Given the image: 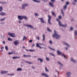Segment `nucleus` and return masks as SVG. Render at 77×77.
<instances>
[{
    "instance_id": "20",
    "label": "nucleus",
    "mask_w": 77,
    "mask_h": 77,
    "mask_svg": "<svg viewBox=\"0 0 77 77\" xmlns=\"http://www.w3.org/2000/svg\"><path fill=\"white\" fill-rule=\"evenodd\" d=\"M13 59H18V58H19V59H20V57H12Z\"/></svg>"
},
{
    "instance_id": "5",
    "label": "nucleus",
    "mask_w": 77,
    "mask_h": 77,
    "mask_svg": "<svg viewBox=\"0 0 77 77\" xmlns=\"http://www.w3.org/2000/svg\"><path fill=\"white\" fill-rule=\"evenodd\" d=\"M28 4H23L22 5V8L23 9H25V7L26 6H27Z\"/></svg>"
},
{
    "instance_id": "9",
    "label": "nucleus",
    "mask_w": 77,
    "mask_h": 77,
    "mask_svg": "<svg viewBox=\"0 0 77 77\" xmlns=\"http://www.w3.org/2000/svg\"><path fill=\"white\" fill-rule=\"evenodd\" d=\"M7 72L8 71H2L1 72V74H7Z\"/></svg>"
},
{
    "instance_id": "51",
    "label": "nucleus",
    "mask_w": 77,
    "mask_h": 77,
    "mask_svg": "<svg viewBox=\"0 0 77 77\" xmlns=\"http://www.w3.org/2000/svg\"><path fill=\"white\" fill-rule=\"evenodd\" d=\"M70 30H73V28H72V27H71Z\"/></svg>"
},
{
    "instance_id": "30",
    "label": "nucleus",
    "mask_w": 77,
    "mask_h": 77,
    "mask_svg": "<svg viewBox=\"0 0 77 77\" xmlns=\"http://www.w3.org/2000/svg\"><path fill=\"white\" fill-rule=\"evenodd\" d=\"M66 8H67V5H66L63 7L64 10H66Z\"/></svg>"
},
{
    "instance_id": "36",
    "label": "nucleus",
    "mask_w": 77,
    "mask_h": 77,
    "mask_svg": "<svg viewBox=\"0 0 77 77\" xmlns=\"http://www.w3.org/2000/svg\"><path fill=\"white\" fill-rule=\"evenodd\" d=\"M66 5L67 6V5H68L69 4V2H67L66 3Z\"/></svg>"
},
{
    "instance_id": "58",
    "label": "nucleus",
    "mask_w": 77,
    "mask_h": 77,
    "mask_svg": "<svg viewBox=\"0 0 77 77\" xmlns=\"http://www.w3.org/2000/svg\"><path fill=\"white\" fill-rule=\"evenodd\" d=\"M32 68H33V69H35V67H34V66H32Z\"/></svg>"
},
{
    "instance_id": "43",
    "label": "nucleus",
    "mask_w": 77,
    "mask_h": 77,
    "mask_svg": "<svg viewBox=\"0 0 77 77\" xmlns=\"http://www.w3.org/2000/svg\"><path fill=\"white\" fill-rule=\"evenodd\" d=\"M49 42L50 43V44H52V43H53V42H52L51 40H50Z\"/></svg>"
},
{
    "instance_id": "12",
    "label": "nucleus",
    "mask_w": 77,
    "mask_h": 77,
    "mask_svg": "<svg viewBox=\"0 0 77 77\" xmlns=\"http://www.w3.org/2000/svg\"><path fill=\"white\" fill-rule=\"evenodd\" d=\"M42 75L43 76H45L46 77H49V76L47 75V74H45V73H42Z\"/></svg>"
},
{
    "instance_id": "15",
    "label": "nucleus",
    "mask_w": 77,
    "mask_h": 77,
    "mask_svg": "<svg viewBox=\"0 0 77 77\" xmlns=\"http://www.w3.org/2000/svg\"><path fill=\"white\" fill-rule=\"evenodd\" d=\"M36 45L37 47H39V48H40L42 49V47H41V46H39V43H36Z\"/></svg>"
},
{
    "instance_id": "23",
    "label": "nucleus",
    "mask_w": 77,
    "mask_h": 77,
    "mask_svg": "<svg viewBox=\"0 0 77 77\" xmlns=\"http://www.w3.org/2000/svg\"><path fill=\"white\" fill-rule=\"evenodd\" d=\"M71 61L72 62H74V63H75L76 62V61L75 60H73V59L71 58Z\"/></svg>"
},
{
    "instance_id": "64",
    "label": "nucleus",
    "mask_w": 77,
    "mask_h": 77,
    "mask_svg": "<svg viewBox=\"0 0 77 77\" xmlns=\"http://www.w3.org/2000/svg\"><path fill=\"white\" fill-rule=\"evenodd\" d=\"M3 47H2L1 48V49H3Z\"/></svg>"
},
{
    "instance_id": "25",
    "label": "nucleus",
    "mask_w": 77,
    "mask_h": 77,
    "mask_svg": "<svg viewBox=\"0 0 77 77\" xmlns=\"http://www.w3.org/2000/svg\"><path fill=\"white\" fill-rule=\"evenodd\" d=\"M27 39V37L25 36H24L23 38V39L22 40V41H24V40Z\"/></svg>"
},
{
    "instance_id": "50",
    "label": "nucleus",
    "mask_w": 77,
    "mask_h": 77,
    "mask_svg": "<svg viewBox=\"0 0 77 77\" xmlns=\"http://www.w3.org/2000/svg\"><path fill=\"white\" fill-rule=\"evenodd\" d=\"M50 54H51V55H52V56H55V55H54V54H53L51 53H50Z\"/></svg>"
},
{
    "instance_id": "38",
    "label": "nucleus",
    "mask_w": 77,
    "mask_h": 77,
    "mask_svg": "<svg viewBox=\"0 0 77 77\" xmlns=\"http://www.w3.org/2000/svg\"><path fill=\"white\" fill-rule=\"evenodd\" d=\"M45 71L46 72H48V71H49L48 70V69H47V68L45 67Z\"/></svg>"
},
{
    "instance_id": "41",
    "label": "nucleus",
    "mask_w": 77,
    "mask_h": 77,
    "mask_svg": "<svg viewBox=\"0 0 77 77\" xmlns=\"http://www.w3.org/2000/svg\"><path fill=\"white\" fill-rule=\"evenodd\" d=\"M8 54H14V53L13 52H9L8 53Z\"/></svg>"
},
{
    "instance_id": "61",
    "label": "nucleus",
    "mask_w": 77,
    "mask_h": 77,
    "mask_svg": "<svg viewBox=\"0 0 77 77\" xmlns=\"http://www.w3.org/2000/svg\"><path fill=\"white\" fill-rule=\"evenodd\" d=\"M66 48V50H68V48Z\"/></svg>"
},
{
    "instance_id": "21",
    "label": "nucleus",
    "mask_w": 77,
    "mask_h": 77,
    "mask_svg": "<svg viewBox=\"0 0 77 77\" xmlns=\"http://www.w3.org/2000/svg\"><path fill=\"white\" fill-rule=\"evenodd\" d=\"M22 69L21 68H17V71H22Z\"/></svg>"
},
{
    "instance_id": "7",
    "label": "nucleus",
    "mask_w": 77,
    "mask_h": 77,
    "mask_svg": "<svg viewBox=\"0 0 77 77\" xmlns=\"http://www.w3.org/2000/svg\"><path fill=\"white\" fill-rule=\"evenodd\" d=\"M18 18L19 20H23V16H18Z\"/></svg>"
},
{
    "instance_id": "18",
    "label": "nucleus",
    "mask_w": 77,
    "mask_h": 77,
    "mask_svg": "<svg viewBox=\"0 0 77 77\" xmlns=\"http://www.w3.org/2000/svg\"><path fill=\"white\" fill-rule=\"evenodd\" d=\"M38 60H40L41 63H42L43 62V60L41 59L38 58Z\"/></svg>"
},
{
    "instance_id": "8",
    "label": "nucleus",
    "mask_w": 77,
    "mask_h": 77,
    "mask_svg": "<svg viewBox=\"0 0 77 77\" xmlns=\"http://www.w3.org/2000/svg\"><path fill=\"white\" fill-rule=\"evenodd\" d=\"M24 26H27L28 27H30V28H31V29H32V28L33 29L34 28L31 25H24Z\"/></svg>"
},
{
    "instance_id": "62",
    "label": "nucleus",
    "mask_w": 77,
    "mask_h": 77,
    "mask_svg": "<svg viewBox=\"0 0 77 77\" xmlns=\"http://www.w3.org/2000/svg\"><path fill=\"white\" fill-rule=\"evenodd\" d=\"M19 23H21V22L20 21H19Z\"/></svg>"
},
{
    "instance_id": "37",
    "label": "nucleus",
    "mask_w": 77,
    "mask_h": 77,
    "mask_svg": "<svg viewBox=\"0 0 77 77\" xmlns=\"http://www.w3.org/2000/svg\"><path fill=\"white\" fill-rule=\"evenodd\" d=\"M49 48H50L51 50H53V51H55V49H54L50 47H49Z\"/></svg>"
},
{
    "instance_id": "56",
    "label": "nucleus",
    "mask_w": 77,
    "mask_h": 77,
    "mask_svg": "<svg viewBox=\"0 0 77 77\" xmlns=\"http://www.w3.org/2000/svg\"><path fill=\"white\" fill-rule=\"evenodd\" d=\"M37 39H38V40H39V37H38L37 38Z\"/></svg>"
},
{
    "instance_id": "14",
    "label": "nucleus",
    "mask_w": 77,
    "mask_h": 77,
    "mask_svg": "<svg viewBox=\"0 0 77 77\" xmlns=\"http://www.w3.org/2000/svg\"><path fill=\"white\" fill-rule=\"evenodd\" d=\"M63 43L64 44H65L67 46H68L69 47H70V45H69V44H68L67 43H66L65 42H63Z\"/></svg>"
},
{
    "instance_id": "57",
    "label": "nucleus",
    "mask_w": 77,
    "mask_h": 77,
    "mask_svg": "<svg viewBox=\"0 0 77 77\" xmlns=\"http://www.w3.org/2000/svg\"><path fill=\"white\" fill-rule=\"evenodd\" d=\"M11 75H14V74H11Z\"/></svg>"
},
{
    "instance_id": "2",
    "label": "nucleus",
    "mask_w": 77,
    "mask_h": 77,
    "mask_svg": "<svg viewBox=\"0 0 77 77\" xmlns=\"http://www.w3.org/2000/svg\"><path fill=\"white\" fill-rule=\"evenodd\" d=\"M57 20L59 22V26H62V27H65L67 26V25L65 24L64 25H63L62 23H61V22H60L59 20V19L57 18Z\"/></svg>"
},
{
    "instance_id": "13",
    "label": "nucleus",
    "mask_w": 77,
    "mask_h": 77,
    "mask_svg": "<svg viewBox=\"0 0 77 77\" xmlns=\"http://www.w3.org/2000/svg\"><path fill=\"white\" fill-rule=\"evenodd\" d=\"M0 15L3 16L5 15H6V13H5V12H2L0 13Z\"/></svg>"
},
{
    "instance_id": "60",
    "label": "nucleus",
    "mask_w": 77,
    "mask_h": 77,
    "mask_svg": "<svg viewBox=\"0 0 77 77\" xmlns=\"http://www.w3.org/2000/svg\"><path fill=\"white\" fill-rule=\"evenodd\" d=\"M74 1L75 2H77V0H74Z\"/></svg>"
},
{
    "instance_id": "55",
    "label": "nucleus",
    "mask_w": 77,
    "mask_h": 77,
    "mask_svg": "<svg viewBox=\"0 0 77 77\" xmlns=\"http://www.w3.org/2000/svg\"><path fill=\"white\" fill-rule=\"evenodd\" d=\"M25 50H26V51H29V50H27V49H25Z\"/></svg>"
},
{
    "instance_id": "59",
    "label": "nucleus",
    "mask_w": 77,
    "mask_h": 77,
    "mask_svg": "<svg viewBox=\"0 0 77 77\" xmlns=\"http://www.w3.org/2000/svg\"><path fill=\"white\" fill-rule=\"evenodd\" d=\"M42 48H44V49H46V48H44V47H42Z\"/></svg>"
},
{
    "instance_id": "35",
    "label": "nucleus",
    "mask_w": 77,
    "mask_h": 77,
    "mask_svg": "<svg viewBox=\"0 0 77 77\" xmlns=\"http://www.w3.org/2000/svg\"><path fill=\"white\" fill-rule=\"evenodd\" d=\"M35 16H37V17H38V16H39V14H38V13H35Z\"/></svg>"
},
{
    "instance_id": "46",
    "label": "nucleus",
    "mask_w": 77,
    "mask_h": 77,
    "mask_svg": "<svg viewBox=\"0 0 77 77\" xmlns=\"http://www.w3.org/2000/svg\"><path fill=\"white\" fill-rule=\"evenodd\" d=\"M58 18H59V19L60 20V19H61V18H62V16H59L58 17Z\"/></svg>"
},
{
    "instance_id": "40",
    "label": "nucleus",
    "mask_w": 77,
    "mask_h": 77,
    "mask_svg": "<svg viewBox=\"0 0 77 77\" xmlns=\"http://www.w3.org/2000/svg\"><path fill=\"white\" fill-rule=\"evenodd\" d=\"M58 63H59V64H60V65H61V66H63V65H62L60 62H58Z\"/></svg>"
},
{
    "instance_id": "63",
    "label": "nucleus",
    "mask_w": 77,
    "mask_h": 77,
    "mask_svg": "<svg viewBox=\"0 0 77 77\" xmlns=\"http://www.w3.org/2000/svg\"><path fill=\"white\" fill-rule=\"evenodd\" d=\"M23 48H26V47H25L24 46H23Z\"/></svg>"
},
{
    "instance_id": "52",
    "label": "nucleus",
    "mask_w": 77,
    "mask_h": 77,
    "mask_svg": "<svg viewBox=\"0 0 77 77\" xmlns=\"http://www.w3.org/2000/svg\"><path fill=\"white\" fill-rule=\"evenodd\" d=\"M23 57H27V55H23Z\"/></svg>"
},
{
    "instance_id": "33",
    "label": "nucleus",
    "mask_w": 77,
    "mask_h": 77,
    "mask_svg": "<svg viewBox=\"0 0 77 77\" xmlns=\"http://www.w3.org/2000/svg\"><path fill=\"white\" fill-rule=\"evenodd\" d=\"M0 3L1 4H2V5H3V4H5V3H6V2H0Z\"/></svg>"
},
{
    "instance_id": "49",
    "label": "nucleus",
    "mask_w": 77,
    "mask_h": 77,
    "mask_svg": "<svg viewBox=\"0 0 77 77\" xmlns=\"http://www.w3.org/2000/svg\"><path fill=\"white\" fill-rule=\"evenodd\" d=\"M29 42H33V41L31 39L29 41Z\"/></svg>"
},
{
    "instance_id": "39",
    "label": "nucleus",
    "mask_w": 77,
    "mask_h": 77,
    "mask_svg": "<svg viewBox=\"0 0 77 77\" xmlns=\"http://www.w3.org/2000/svg\"><path fill=\"white\" fill-rule=\"evenodd\" d=\"M5 50H7V51L8 50V46H5Z\"/></svg>"
},
{
    "instance_id": "16",
    "label": "nucleus",
    "mask_w": 77,
    "mask_h": 77,
    "mask_svg": "<svg viewBox=\"0 0 77 77\" xmlns=\"http://www.w3.org/2000/svg\"><path fill=\"white\" fill-rule=\"evenodd\" d=\"M66 74L68 77H69L71 75V72H67Z\"/></svg>"
},
{
    "instance_id": "3",
    "label": "nucleus",
    "mask_w": 77,
    "mask_h": 77,
    "mask_svg": "<svg viewBox=\"0 0 77 77\" xmlns=\"http://www.w3.org/2000/svg\"><path fill=\"white\" fill-rule=\"evenodd\" d=\"M57 53L58 55H62V56H63L64 58H65V59H67L66 57V56H65V55H64L63 53L59 51H57Z\"/></svg>"
},
{
    "instance_id": "42",
    "label": "nucleus",
    "mask_w": 77,
    "mask_h": 77,
    "mask_svg": "<svg viewBox=\"0 0 77 77\" xmlns=\"http://www.w3.org/2000/svg\"><path fill=\"white\" fill-rule=\"evenodd\" d=\"M46 59L48 61H49L50 60V59H49V58L47 57H46Z\"/></svg>"
},
{
    "instance_id": "1",
    "label": "nucleus",
    "mask_w": 77,
    "mask_h": 77,
    "mask_svg": "<svg viewBox=\"0 0 77 77\" xmlns=\"http://www.w3.org/2000/svg\"><path fill=\"white\" fill-rule=\"evenodd\" d=\"M54 34H53V37L55 38L56 39H59L60 36L57 34L58 33L55 30H54Z\"/></svg>"
},
{
    "instance_id": "27",
    "label": "nucleus",
    "mask_w": 77,
    "mask_h": 77,
    "mask_svg": "<svg viewBox=\"0 0 77 77\" xmlns=\"http://www.w3.org/2000/svg\"><path fill=\"white\" fill-rule=\"evenodd\" d=\"M0 7V12H2L3 11V8L1 6Z\"/></svg>"
},
{
    "instance_id": "28",
    "label": "nucleus",
    "mask_w": 77,
    "mask_h": 77,
    "mask_svg": "<svg viewBox=\"0 0 77 77\" xmlns=\"http://www.w3.org/2000/svg\"><path fill=\"white\" fill-rule=\"evenodd\" d=\"M43 41H45V35L44 34L43 35Z\"/></svg>"
},
{
    "instance_id": "4",
    "label": "nucleus",
    "mask_w": 77,
    "mask_h": 77,
    "mask_svg": "<svg viewBox=\"0 0 77 77\" xmlns=\"http://www.w3.org/2000/svg\"><path fill=\"white\" fill-rule=\"evenodd\" d=\"M15 33H11L10 32L8 33V35H10L11 37H12L13 38H15L16 37V35H15Z\"/></svg>"
},
{
    "instance_id": "24",
    "label": "nucleus",
    "mask_w": 77,
    "mask_h": 77,
    "mask_svg": "<svg viewBox=\"0 0 77 77\" xmlns=\"http://www.w3.org/2000/svg\"><path fill=\"white\" fill-rule=\"evenodd\" d=\"M32 1H33L34 2H36L37 3H39L40 2V1H37L36 0H32Z\"/></svg>"
},
{
    "instance_id": "17",
    "label": "nucleus",
    "mask_w": 77,
    "mask_h": 77,
    "mask_svg": "<svg viewBox=\"0 0 77 77\" xmlns=\"http://www.w3.org/2000/svg\"><path fill=\"white\" fill-rule=\"evenodd\" d=\"M49 4L51 6V7H54V4L53 3H51V2L49 3Z\"/></svg>"
},
{
    "instance_id": "32",
    "label": "nucleus",
    "mask_w": 77,
    "mask_h": 77,
    "mask_svg": "<svg viewBox=\"0 0 77 77\" xmlns=\"http://www.w3.org/2000/svg\"><path fill=\"white\" fill-rule=\"evenodd\" d=\"M35 50H34L30 49L29 50V51H31V52H33V51H35Z\"/></svg>"
},
{
    "instance_id": "31",
    "label": "nucleus",
    "mask_w": 77,
    "mask_h": 77,
    "mask_svg": "<svg viewBox=\"0 0 77 77\" xmlns=\"http://www.w3.org/2000/svg\"><path fill=\"white\" fill-rule=\"evenodd\" d=\"M5 19H6V18L1 19H0V21H4Z\"/></svg>"
},
{
    "instance_id": "19",
    "label": "nucleus",
    "mask_w": 77,
    "mask_h": 77,
    "mask_svg": "<svg viewBox=\"0 0 77 77\" xmlns=\"http://www.w3.org/2000/svg\"><path fill=\"white\" fill-rule=\"evenodd\" d=\"M24 18L26 20H27L28 19L27 17L26 16H23V19H24Z\"/></svg>"
},
{
    "instance_id": "48",
    "label": "nucleus",
    "mask_w": 77,
    "mask_h": 77,
    "mask_svg": "<svg viewBox=\"0 0 77 77\" xmlns=\"http://www.w3.org/2000/svg\"><path fill=\"white\" fill-rule=\"evenodd\" d=\"M27 57H31V55H27Z\"/></svg>"
},
{
    "instance_id": "11",
    "label": "nucleus",
    "mask_w": 77,
    "mask_h": 77,
    "mask_svg": "<svg viewBox=\"0 0 77 77\" xmlns=\"http://www.w3.org/2000/svg\"><path fill=\"white\" fill-rule=\"evenodd\" d=\"M14 44H15V45H17L19 44L18 41V40H16L14 42Z\"/></svg>"
},
{
    "instance_id": "45",
    "label": "nucleus",
    "mask_w": 77,
    "mask_h": 77,
    "mask_svg": "<svg viewBox=\"0 0 77 77\" xmlns=\"http://www.w3.org/2000/svg\"><path fill=\"white\" fill-rule=\"evenodd\" d=\"M74 33H75V35H77V31H75Z\"/></svg>"
},
{
    "instance_id": "26",
    "label": "nucleus",
    "mask_w": 77,
    "mask_h": 77,
    "mask_svg": "<svg viewBox=\"0 0 77 77\" xmlns=\"http://www.w3.org/2000/svg\"><path fill=\"white\" fill-rule=\"evenodd\" d=\"M24 62H26V63H29V64H32L33 63H32L28 62V61H24Z\"/></svg>"
},
{
    "instance_id": "47",
    "label": "nucleus",
    "mask_w": 77,
    "mask_h": 77,
    "mask_svg": "<svg viewBox=\"0 0 77 77\" xmlns=\"http://www.w3.org/2000/svg\"><path fill=\"white\" fill-rule=\"evenodd\" d=\"M51 1L52 3H54V2H55V0H51Z\"/></svg>"
},
{
    "instance_id": "6",
    "label": "nucleus",
    "mask_w": 77,
    "mask_h": 77,
    "mask_svg": "<svg viewBox=\"0 0 77 77\" xmlns=\"http://www.w3.org/2000/svg\"><path fill=\"white\" fill-rule=\"evenodd\" d=\"M49 18L48 19V23L50 24H51V22H50V21H51V17L50 16V15H49L48 16Z\"/></svg>"
},
{
    "instance_id": "53",
    "label": "nucleus",
    "mask_w": 77,
    "mask_h": 77,
    "mask_svg": "<svg viewBox=\"0 0 77 77\" xmlns=\"http://www.w3.org/2000/svg\"><path fill=\"white\" fill-rule=\"evenodd\" d=\"M2 43L3 44H5V41H3L2 42Z\"/></svg>"
},
{
    "instance_id": "29",
    "label": "nucleus",
    "mask_w": 77,
    "mask_h": 77,
    "mask_svg": "<svg viewBox=\"0 0 77 77\" xmlns=\"http://www.w3.org/2000/svg\"><path fill=\"white\" fill-rule=\"evenodd\" d=\"M52 14L53 15H54V17H56V14H55V13L53 12V11L52 12Z\"/></svg>"
},
{
    "instance_id": "22",
    "label": "nucleus",
    "mask_w": 77,
    "mask_h": 77,
    "mask_svg": "<svg viewBox=\"0 0 77 77\" xmlns=\"http://www.w3.org/2000/svg\"><path fill=\"white\" fill-rule=\"evenodd\" d=\"M8 41H12L13 40L12 38H11L10 37H8Z\"/></svg>"
},
{
    "instance_id": "44",
    "label": "nucleus",
    "mask_w": 77,
    "mask_h": 77,
    "mask_svg": "<svg viewBox=\"0 0 77 77\" xmlns=\"http://www.w3.org/2000/svg\"><path fill=\"white\" fill-rule=\"evenodd\" d=\"M61 13L63 14V16H64V14L63 13V10H62V9L61 10Z\"/></svg>"
},
{
    "instance_id": "34",
    "label": "nucleus",
    "mask_w": 77,
    "mask_h": 77,
    "mask_svg": "<svg viewBox=\"0 0 77 77\" xmlns=\"http://www.w3.org/2000/svg\"><path fill=\"white\" fill-rule=\"evenodd\" d=\"M47 30H48V31H49V32H51V30L50 29V28H48L47 29Z\"/></svg>"
},
{
    "instance_id": "10",
    "label": "nucleus",
    "mask_w": 77,
    "mask_h": 77,
    "mask_svg": "<svg viewBox=\"0 0 77 77\" xmlns=\"http://www.w3.org/2000/svg\"><path fill=\"white\" fill-rule=\"evenodd\" d=\"M39 20H40V21L41 22V23H44L45 22V21H44V19L43 18H38Z\"/></svg>"
},
{
    "instance_id": "54",
    "label": "nucleus",
    "mask_w": 77,
    "mask_h": 77,
    "mask_svg": "<svg viewBox=\"0 0 77 77\" xmlns=\"http://www.w3.org/2000/svg\"><path fill=\"white\" fill-rule=\"evenodd\" d=\"M35 44H33L32 47H35Z\"/></svg>"
}]
</instances>
